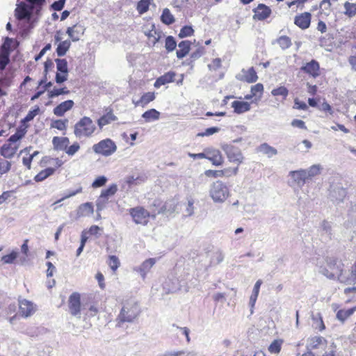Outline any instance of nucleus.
<instances>
[{"instance_id":"47","label":"nucleus","mask_w":356,"mask_h":356,"mask_svg":"<svg viewBox=\"0 0 356 356\" xmlns=\"http://www.w3.org/2000/svg\"><path fill=\"white\" fill-rule=\"evenodd\" d=\"M39 113L40 108L38 106H35V108L29 111L25 118L22 120V123L24 124L31 121Z\"/></svg>"},{"instance_id":"61","label":"nucleus","mask_w":356,"mask_h":356,"mask_svg":"<svg viewBox=\"0 0 356 356\" xmlns=\"http://www.w3.org/2000/svg\"><path fill=\"white\" fill-rule=\"evenodd\" d=\"M263 90L264 86L259 83L251 87V93H252V95L254 96H257V95L259 93V97H261Z\"/></svg>"},{"instance_id":"32","label":"nucleus","mask_w":356,"mask_h":356,"mask_svg":"<svg viewBox=\"0 0 356 356\" xmlns=\"http://www.w3.org/2000/svg\"><path fill=\"white\" fill-rule=\"evenodd\" d=\"M322 236L325 237V240H330L332 236V229L331 223L328 221L323 220L321 225Z\"/></svg>"},{"instance_id":"4","label":"nucleus","mask_w":356,"mask_h":356,"mask_svg":"<svg viewBox=\"0 0 356 356\" xmlns=\"http://www.w3.org/2000/svg\"><path fill=\"white\" fill-rule=\"evenodd\" d=\"M130 213L134 222L136 224L141 225H146L147 223L148 217L152 216V218H155L156 216V213L155 212L152 211V213H150L149 211L140 207L131 209Z\"/></svg>"},{"instance_id":"8","label":"nucleus","mask_w":356,"mask_h":356,"mask_svg":"<svg viewBox=\"0 0 356 356\" xmlns=\"http://www.w3.org/2000/svg\"><path fill=\"white\" fill-rule=\"evenodd\" d=\"M254 15L253 18L260 21L268 18L271 14V9L264 3H260L257 8L253 9Z\"/></svg>"},{"instance_id":"28","label":"nucleus","mask_w":356,"mask_h":356,"mask_svg":"<svg viewBox=\"0 0 356 356\" xmlns=\"http://www.w3.org/2000/svg\"><path fill=\"white\" fill-rule=\"evenodd\" d=\"M31 149V147H26L23 150L21 151V153H26V155L23 156L22 163L24 166L27 168V169L30 170L31 168V163L33 159L35 156L38 154V151H35L33 154H30L29 151Z\"/></svg>"},{"instance_id":"34","label":"nucleus","mask_w":356,"mask_h":356,"mask_svg":"<svg viewBox=\"0 0 356 356\" xmlns=\"http://www.w3.org/2000/svg\"><path fill=\"white\" fill-rule=\"evenodd\" d=\"M142 117L145 119L146 122H149L151 121L157 120L159 119L160 113L154 108L149 109L145 111Z\"/></svg>"},{"instance_id":"36","label":"nucleus","mask_w":356,"mask_h":356,"mask_svg":"<svg viewBox=\"0 0 356 356\" xmlns=\"http://www.w3.org/2000/svg\"><path fill=\"white\" fill-rule=\"evenodd\" d=\"M355 310L356 307L348 309H340L337 313V318L341 322H344L346 319L353 315Z\"/></svg>"},{"instance_id":"59","label":"nucleus","mask_w":356,"mask_h":356,"mask_svg":"<svg viewBox=\"0 0 356 356\" xmlns=\"http://www.w3.org/2000/svg\"><path fill=\"white\" fill-rule=\"evenodd\" d=\"M322 275L327 277L330 280H335L337 278V275L334 272H332L331 270L327 268H322L319 271Z\"/></svg>"},{"instance_id":"38","label":"nucleus","mask_w":356,"mask_h":356,"mask_svg":"<svg viewBox=\"0 0 356 356\" xmlns=\"http://www.w3.org/2000/svg\"><path fill=\"white\" fill-rule=\"evenodd\" d=\"M161 20L163 24L170 25L175 22V17L168 8H164L161 16Z\"/></svg>"},{"instance_id":"30","label":"nucleus","mask_w":356,"mask_h":356,"mask_svg":"<svg viewBox=\"0 0 356 356\" xmlns=\"http://www.w3.org/2000/svg\"><path fill=\"white\" fill-rule=\"evenodd\" d=\"M206 159H209L215 165H220L222 163V158L219 150L214 149L209 152Z\"/></svg>"},{"instance_id":"3","label":"nucleus","mask_w":356,"mask_h":356,"mask_svg":"<svg viewBox=\"0 0 356 356\" xmlns=\"http://www.w3.org/2000/svg\"><path fill=\"white\" fill-rule=\"evenodd\" d=\"M209 194L213 202L222 203L228 197L229 193L225 184L220 181H217L211 186Z\"/></svg>"},{"instance_id":"19","label":"nucleus","mask_w":356,"mask_h":356,"mask_svg":"<svg viewBox=\"0 0 356 356\" xmlns=\"http://www.w3.org/2000/svg\"><path fill=\"white\" fill-rule=\"evenodd\" d=\"M20 259V254L17 251L13 250L9 254H7L6 255H3L1 261L3 264H20L23 265L24 263H22L19 261Z\"/></svg>"},{"instance_id":"9","label":"nucleus","mask_w":356,"mask_h":356,"mask_svg":"<svg viewBox=\"0 0 356 356\" xmlns=\"http://www.w3.org/2000/svg\"><path fill=\"white\" fill-rule=\"evenodd\" d=\"M31 8L29 7L25 3L22 2L15 9V16L19 20L28 19L31 17Z\"/></svg>"},{"instance_id":"24","label":"nucleus","mask_w":356,"mask_h":356,"mask_svg":"<svg viewBox=\"0 0 356 356\" xmlns=\"http://www.w3.org/2000/svg\"><path fill=\"white\" fill-rule=\"evenodd\" d=\"M52 143L56 149L65 151L70 144V140L67 137L54 136Z\"/></svg>"},{"instance_id":"56","label":"nucleus","mask_w":356,"mask_h":356,"mask_svg":"<svg viewBox=\"0 0 356 356\" xmlns=\"http://www.w3.org/2000/svg\"><path fill=\"white\" fill-rule=\"evenodd\" d=\"M107 179L104 176L98 177L92 184V187L97 188L106 184Z\"/></svg>"},{"instance_id":"11","label":"nucleus","mask_w":356,"mask_h":356,"mask_svg":"<svg viewBox=\"0 0 356 356\" xmlns=\"http://www.w3.org/2000/svg\"><path fill=\"white\" fill-rule=\"evenodd\" d=\"M74 105V102L68 99L60 103L57 105L53 110V113L55 115L58 117H62L65 115V113L70 110H71Z\"/></svg>"},{"instance_id":"48","label":"nucleus","mask_w":356,"mask_h":356,"mask_svg":"<svg viewBox=\"0 0 356 356\" xmlns=\"http://www.w3.org/2000/svg\"><path fill=\"white\" fill-rule=\"evenodd\" d=\"M177 47V42L174 37L169 35L165 38V47L168 51H172Z\"/></svg>"},{"instance_id":"39","label":"nucleus","mask_w":356,"mask_h":356,"mask_svg":"<svg viewBox=\"0 0 356 356\" xmlns=\"http://www.w3.org/2000/svg\"><path fill=\"white\" fill-rule=\"evenodd\" d=\"M70 93V90L67 87H63L60 88H53L52 90H48L47 96L49 98L52 99L56 97H58L61 95H68Z\"/></svg>"},{"instance_id":"18","label":"nucleus","mask_w":356,"mask_h":356,"mask_svg":"<svg viewBox=\"0 0 356 356\" xmlns=\"http://www.w3.org/2000/svg\"><path fill=\"white\" fill-rule=\"evenodd\" d=\"M111 195V186L103 191L97 200L98 210H102L108 204L109 197Z\"/></svg>"},{"instance_id":"55","label":"nucleus","mask_w":356,"mask_h":356,"mask_svg":"<svg viewBox=\"0 0 356 356\" xmlns=\"http://www.w3.org/2000/svg\"><path fill=\"white\" fill-rule=\"evenodd\" d=\"M258 79L256 72L251 67L249 69L247 75L245 76V80L248 83H254L256 82Z\"/></svg>"},{"instance_id":"62","label":"nucleus","mask_w":356,"mask_h":356,"mask_svg":"<svg viewBox=\"0 0 356 356\" xmlns=\"http://www.w3.org/2000/svg\"><path fill=\"white\" fill-rule=\"evenodd\" d=\"M219 130H220V128H218V127H209V128H207L204 132L197 134V136H209L213 135L215 133L218 132Z\"/></svg>"},{"instance_id":"44","label":"nucleus","mask_w":356,"mask_h":356,"mask_svg":"<svg viewBox=\"0 0 356 356\" xmlns=\"http://www.w3.org/2000/svg\"><path fill=\"white\" fill-rule=\"evenodd\" d=\"M155 99V95L154 92H146L141 97L138 102H137V105H141L144 106L150 102L153 101Z\"/></svg>"},{"instance_id":"35","label":"nucleus","mask_w":356,"mask_h":356,"mask_svg":"<svg viewBox=\"0 0 356 356\" xmlns=\"http://www.w3.org/2000/svg\"><path fill=\"white\" fill-rule=\"evenodd\" d=\"M55 172V168H47L44 170H41L38 172L34 177L35 181H42L51 175H53Z\"/></svg>"},{"instance_id":"45","label":"nucleus","mask_w":356,"mask_h":356,"mask_svg":"<svg viewBox=\"0 0 356 356\" xmlns=\"http://www.w3.org/2000/svg\"><path fill=\"white\" fill-rule=\"evenodd\" d=\"M346 11L344 14L349 17H352L356 15V3H352L346 1L344 3Z\"/></svg>"},{"instance_id":"46","label":"nucleus","mask_w":356,"mask_h":356,"mask_svg":"<svg viewBox=\"0 0 356 356\" xmlns=\"http://www.w3.org/2000/svg\"><path fill=\"white\" fill-rule=\"evenodd\" d=\"M277 42L279 44L282 49L285 50L291 46V40L288 36H280L277 39Z\"/></svg>"},{"instance_id":"20","label":"nucleus","mask_w":356,"mask_h":356,"mask_svg":"<svg viewBox=\"0 0 356 356\" xmlns=\"http://www.w3.org/2000/svg\"><path fill=\"white\" fill-rule=\"evenodd\" d=\"M289 175L300 187H302L308 180L306 176V170L291 171Z\"/></svg>"},{"instance_id":"1","label":"nucleus","mask_w":356,"mask_h":356,"mask_svg":"<svg viewBox=\"0 0 356 356\" xmlns=\"http://www.w3.org/2000/svg\"><path fill=\"white\" fill-rule=\"evenodd\" d=\"M122 307L115 319V330L126 332L129 327L128 323H134L139 316L141 311L136 300L133 298L127 299L122 302Z\"/></svg>"},{"instance_id":"58","label":"nucleus","mask_w":356,"mask_h":356,"mask_svg":"<svg viewBox=\"0 0 356 356\" xmlns=\"http://www.w3.org/2000/svg\"><path fill=\"white\" fill-rule=\"evenodd\" d=\"M10 163L5 159H0V173L8 172L10 169Z\"/></svg>"},{"instance_id":"42","label":"nucleus","mask_w":356,"mask_h":356,"mask_svg":"<svg viewBox=\"0 0 356 356\" xmlns=\"http://www.w3.org/2000/svg\"><path fill=\"white\" fill-rule=\"evenodd\" d=\"M68 123L67 119L64 120H55L51 123V128H54L60 131H65Z\"/></svg>"},{"instance_id":"23","label":"nucleus","mask_w":356,"mask_h":356,"mask_svg":"<svg viewBox=\"0 0 356 356\" xmlns=\"http://www.w3.org/2000/svg\"><path fill=\"white\" fill-rule=\"evenodd\" d=\"M332 201L341 202L346 195V190L341 186L334 187L330 193Z\"/></svg>"},{"instance_id":"26","label":"nucleus","mask_w":356,"mask_h":356,"mask_svg":"<svg viewBox=\"0 0 356 356\" xmlns=\"http://www.w3.org/2000/svg\"><path fill=\"white\" fill-rule=\"evenodd\" d=\"M191 44V42L188 40H184L178 44L179 49L177 51L176 54L179 59L183 58L189 53Z\"/></svg>"},{"instance_id":"57","label":"nucleus","mask_w":356,"mask_h":356,"mask_svg":"<svg viewBox=\"0 0 356 356\" xmlns=\"http://www.w3.org/2000/svg\"><path fill=\"white\" fill-rule=\"evenodd\" d=\"M145 180V177L138 176L136 177H134V176H132V177H130L128 178L127 183L130 186H131V185H137V184H140L144 182Z\"/></svg>"},{"instance_id":"43","label":"nucleus","mask_w":356,"mask_h":356,"mask_svg":"<svg viewBox=\"0 0 356 356\" xmlns=\"http://www.w3.org/2000/svg\"><path fill=\"white\" fill-rule=\"evenodd\" d=\"M321 169L322 168L319 164L312 165L308 170H306V176L307 179H312L320 174Z\"/></svg>"},{"instance_id":"21","label":"nucleus","mask_w":356,"mask_h":356,"mask_svg":"<svg viewBox=\"0 0 356 356\" xmlns=\"http://www.w3.org/2000/svg\"><path fill=\"white\" fill-rule=\"evenodd\" d=\"M94 212V206L92 202L81 204L77 209L78 217H86L91 216Z\"/></svg>"},{"instance_id":"53","label":"nucleus","mask_w":356,"mask_h":356,"mask_svg":"<svg viewBox=\"0 0 356 356\" xmlns=\"http://www.w3.org/2000/svg\"><path fill=\"white\" fill-rule=\"evenodd\" d=\"M80 149V145L79 143L75 142L70 146L66 147L65 152L68 156H73Z\"/></svg>"},{"instance_id":"15","label":"nucleus","mask_w":356,"mask_h":356,"mask_svg":"<svg viewBox=\"0 0 356 356\" xmlns=\"http://www.w3.org/2000/svg\"><path fill=\"white\" fill-rule=\"evenodd\" d=\"M311 13L305 12L297 15L294 19V24L302 29H307L311 22Z\"/></svg>"},{"instance_id":"13","label":"nucleus","mask_w":356,"mask_h":356,"mask_svg":"<svg viewBox=\"0 0 356 356\" xmlns=\"http://www.w3.org/2000/svg\"><path fill=\"white\" fill-rule=\"evenodd\" d=\"M225 152L230 161L237 163L242 162L243 157L238 147L227 146L225 149Z\"/></svg>"},{"instance_id":"37","label":"nucleus","mask_w":356,"mask_h":356,"mask_svg":"<svg viewBox=\"0 0 356 356\" xmlns=\"http://www.w3.org/2000/svg\"><path fill=\"white\" fill-rule=\"evenodd\" d=\"M26 134V128H19L16 132L10 136L8 139V141L12 143H17V141L21 140Z\"/></svg>"},{"instance_id":"54","label":"nucleus","mask_w":356,"mask_h":356,"mask_svg":"<svg viewBox=\"0 0 356 356\" xmlns=\"http://www.w3.org/2000/svg\"><path fill=\"white\" fill-rule=\"evenodd\" d=\"M271 94L273 96L281 95V96H283L284 97H286L289 94V91H288L287 88H285L284 86H280L277 88L273 89L271 91Z\"/></svg>"},{"instance_id":"49","label":"nucleus","mask_w":356,"mask_h":356,"mask_svg":"<svg viewBox=\"0 0 356 356\" xmlns=\"http://www.w3.org/2000/svg\"><path fill=\"white\" fill-rule=\"evenodd\" d=\"M150 4V0H140L137 4V10L140 14L146 13Z\"/></svg>"},{"instance_id":"41","label":"nucleus","mask_w":356,"mask_h":356,"mask_svg":"<svg viewBox=\"0 0 356 356\" xmlns=\"http://www.w3.org/2000/svg\"><path fill=\"white\" fill-rule=\"evenodd\" d=\"M353 275V268H351V271L350 273L349 271H348V272L343 271V268H342V270L340 271L337 274V278L341 283H344L346 284H353L355 282H348L343 281V280H346V279H350Z\"/></svg>"},{"instance_id":"5","label":"nucleus","mask_w":356,"mask_h":356,"mask_svg":"<svg viewBox=\"0 0 356 356\" xmlns=\"http://www.w3.org/2000/svg\"><path fill=\"white\" fill-rule=\"evenodd\" d=\"M68 308L71 315L80 318L81 312V294L72 293L68 298Z\"/></svg>"},{"instance_id":"10","label":"nucleus","mask_w":356,"mask_h":356,"mask_svg":"<svg viewBox=\"0 0 356 356\" xmlns=\"http://www.w3.org/2000/svg\"><path fill=\"white\" fill-rule=\"evenodd\" d=\"M35 308L33 304L26 300H22L19 303V312L23 317H29L33 314Z\"/></svg>"},{"instance_id":"52","label":"nucleus","mask_w":356,"mask_h":356,"mask_svg":"<svg viewBox=\"0 0 356 356\" xmlns=\"http://www.w3.org/2000/svg\"><path fill=\"white\" fill-rule=\"evenodd\" d=\"M282 341L274 340L268 347V350L271 353H279L281 350Z\"/></svg>"},{"instance_id":"2","label":"nucleus","mask_w":356,"mask_h":356,"mask_svg":"<svg viewBox=\"0 0 356 356\" xmlns=\"http://www.w3.org/2000/svg\"><path fill=\"white\" fill-rule=\"evenodd\" d=\"M96 130V126L92 119L84 116L74 125V134L78 138L91 136Z\"/></svg>"},{"instance_id":"22","label":"nucleus","mask_w":356,"mask_h":356,"mask_svg":"<svg viewBox=\"0 0 356 356\" xmlns=\"http://www.w3.org/2000/svg\"><path fill=\"white\" fill-rule=\"evenodd\" d=\"M175 75V72L172 71L165 73V74L161 76L156 80L154 84V87L159 88L163 85L172 82L174 81Z\"/></svg>"},{"instance_id":"40","label":"nucleus","mask_w":356,"mask_h":356,"mask_svg":"<svg viewBox=\"0 0 356 356\" xmlns=\"http://www.w3.org/2000/svg\"><path fill=\"white\" fill-rule=\"evenodd\" d=\"M71 46V42L70 40H64L60 42L58 44L57 49H56V53L58 56H64L66 52L68 51Z\"/></svg>"},{"instance_id":"51","label":"nucleus","mask_w":356,"mask_h":356,"mask_svg":"<svg viewBox=\"0 0 356 356\" xmlns=\"http://www.w3.org/2000/svg\"><path fill=\"white\" fill-rule=\"evenodd\" d=\"M193 32H194V30L193 29V28L191 26H184L181 29L179 33L178 34V37L179 38H184L186 37H188V36L192 35L193 34Z\"/></svg>"},{"instance_id":"63","label":"nucleus","mask_w":356,"mask_h":356,"mask_svg":"<svg viewBox=\"0 0 356 356\" xmlns=\"http://www.w3.org/2000/svg\"><path fill=\"white\" fill-rule=\"evenodd\" d=\"M224 259V254L220 250L216 252L211 259V263L219 264Z\"/></svg>"},{"instance_id":"14","label":"nucleus","mask_w":356,"mask_h":356,"mask_svg":"<svg viewBox=\"0 0 356 356\" xmlns=\"http://www.w3.org/2000/svg\"><path fill=\"white\" fill-rule=\"evenodd\" d=\"M18 148L19 144L12 143L7 140V142L1 147V154L5 158L10 159L15 154Z\"/></svg>"},{"instance_id":"12","label":"nucleus","mask_w":356,"mask_h":356,"mask_svg":"<svg viewBox=\"0 0 356 356\" xmlns=\"http://www.w3.org/2000/svg\"><path fill=\"white\" fill-rule=\"evenodd\" d=\"M177 202L174 200H169L165 202L163 206L156 213L157 214L163 213L167 216L171 215L177 211Z\"/></svg>"},{"instance_id":"7","label":"nucleus","mask_w":356,"mask_h":356,"mask_svg":"<svg viewBox=\"0 0 356 356\" xmlns=\"http://www.w3.org/2000/svg\"><path fill=\"white\" fill-rule=\"evenodd\" d=\"M92 149L97 154L109 156L111 154V140L108 138L102 140L94 145Z\"/></svg>"},{"instance_id":"16","label":"nucleus","mask_w":356,"mask_h":356,"mask_svg":"<svg viewBox=\"0 0 356 356\" xmlns=\"http://www.w3.org/2000/svg\"><path fill=\"white\" fill-rule=\"evenodd\" d=\"M319 64L315 60H312L301 67L300 70L316 78L319 75Z\"/></svg>"},{"instance_id":"31","label":"nucleus","mask_w":356,"mask_h":356,"mask_svg":"<svg viewBox=\"0 0 356 356\" xmlns=\"http://www.w3.org/2000/svg\"><path fill=\"white\" fill-rule=\"evenodd\" d=\"M9 62V51L3 45L0 51V71L3 70Z\"/></svg>"},{"instance_id":"50","label":"nucleus","mask_w":356,"mask_h":356,"mask_svg":"<svg viewBox=\"0 0 356 356\" xmlns=\"http://www.w3.org/2000/svg\"><path fill=\"white\" fill-rule=\"evenodd\" d=\"M58 72L68 74L67 63L65 59H56Z\"/></svg>"},{"instance_id":"64","label":"nucleus","mask_w":356,"mask_h":356,"mask_svg":"<svg viewBox=\"0 0 356 356\" xmlns=\"http://www.w3.org/2000/svg\"><path fill=\"white\" fill-rule=\"evenodd\" d=\"M29 3H31L30 8L33 10L34 8L36 9H40L42 6L44 4L45 0H26Z\"/></svg>"},{"instance_id":"60","label":"nucleus","mask_w":356,"mask_h":356,"mask_svg":"<svg viewBox=\"0 0 356 356\" xmlns=\"http://www.w3.org/2000/svg\"><path fill=\"white\" fill-rule=\"evenodd\" d=\"M111 120V115L108 113L106 115L102 116L97 121L98 125L100 128L103 126L110 123Z\"/></svg>"},{"instance_id":"27","label":"nucleus","mask_w":356,"mask_h":356,"mask_svg":"<svg viewBox=\"0 0 356 356\" xmlns=\"http://www.w3.org/2000/svg\"><path fill=\"white\" fill-rule=\"evenodd\" d=\"M232 107L237 114H241L250 110V104L247 102L234 101Z\"/></svg>"},{"instance_id":"25","label":"nucleus","mask_w":356,"mask_h":356,"mask_svg":"<svg viewBox=\"0 0 356 356\" xmlns=\"http://www.w3.org/2000/svg\"><path fill=\"white\" fill-rule=\"evenodd\" d=\"M327 264L331 271L334 272L337 275L342 270V268L344 266L341 260H338L333 257H330L327 259Z\"/></svg>"},{"instance_id":"17","label":"nucleus","mask_w":356,"mask_h":356,"mask_svg":"<svg viewBox=\"0 0 356 356\" xmlns=\"http://www.w3.org/2000/svg\"><path fill=\"white\" fill-rule=\"evenodd\" d=\"M155 263L156 259L154 258H149L143 261L140 266L135 268L134 270L138 272L143 279H145L146 274L149 271Z\"/></svg>"},{"instance_id":"33","label":"nucleus","mask_w":356,"mask_h":356,"mask_svg":"<svg viewBox=\"0 0 356 356\" xmlns=\"http://www.w3.org/2000/svg\"><path fill=\"white\" fill-rule=\"evenodd\" d=\"M29 239H25L21 246V253L19 261L22 263H26L29 260Z\"/></svg>"},{"instance_id":"6","label":"nucleus","mask_w":356,"mask_h":356,"mask_svg":"<svg viewBox=\"0 0 356 356\" xmlns=\"http://www.w3.org/2000/svg\"><path fill=\"white\" fill-rule=\"evenodd\" d=\"M85 30L84 26L78 22L72 26L68 27L66 33L73 42H76L84 34Z\"/></svg>"},{"instance_id":"29","label":"nucleus","mask_w":356,"mask_h":356,"mask_svg":"<svg viewBox=\"0 0 356 356\" xmlns=\"http://www.w3.org/2000/svg\"><path fill=\"white\" fill-rule=\"evenodd\" d=\"M257 149L259 152H261L262 154L267 155L268 158H271L272 156L277 154V150L273 147L269 145L266 143L261 144L258 147Z\"/></svg>"}]
</instances>
